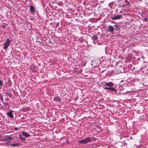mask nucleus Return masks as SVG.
<instances>
[{
  "instance_id": "17",
  "label": "nucleus",
  "mask_w": 148,
  "mask_h": 148,
  "mask_svg": "<svg viewBox=\"0 0 148 148\" xmlns=\"http://www.w3.org/2000/svg\"><path fill=\"white\" fill-rule=\"evenodd\" d=\"M20 138L21 139V140H22L23 141H24L25 140L26 138H25V137H22L21 135H20Z\"/></svg>"
},
{
  "instance_id": "19",
  "label": "nucleus",
  "mask_w": 148,
  "mask_h": 148,
  "mask_svg": "<svg viewBox=\"0 0 148 148\" xmlns=\"http://www.w3.org/2000/svg\"><path fill=\"white\" fill-rule=\"evenodd\" d=\"M119 6L121 8H124L126 7V6L124 4L122 5H121Z\"/></svg>"
},
{
  "instance_id": "27",
  "label": "nucleus",
  "mask_w": 148,
  "mask_h": 148,
  "mask_svg": "<svg viewBox=\"0 0 148 148\" xmlns=\"http://www.w3.org/2000/svg\"><path fill=\"white\" fill-rule=\"evenodd\" d=\"M147 71H148V69H147Z\"/></svg>"
},
{
  "instance_id": "4",
  "label": "nucleus",
  "mask_w": 148,
  "mask_h": 148,
  "mask_svg": "<svg viewBox=\"0 0 148 148\" xmlns=\"http://www.w3.org/2000/svg\"><path fill=\"white\" fill-rule=\"evenodd\" d=\"M114 30V29L113 27L111 25H109L108 28L106 30V32L112 33L113 32Z\"/></svg>"
},
{
  "instance_id": "8",
  "label": "nucleus",
  "mask_w": 148,
  "mask_h": 148,
  "mask_svg": "<svg viewBox=\"0 0 148 148\" xmlns=\"http://www.w3.org/2000/svg\"><path fill=\"white\" fill-rule=\"evenodd\" d=\"M125 5L127 7V8H128L130 6V5L129 2L127 0H125L123 2Z\"/></svg>"
},
{
  "instance_id": "5",
  "label": "nucleus",
  "mask_w": 148,
  "mask_h": 148,
  "mask_svg": "<svg viewBox=\"0 0 148 148\" xmlns=\"http://www.w3.org/2000/svg\"><path fill=\"white\" fill-rule=\"evenodd\" d=\"M122 17V15H119L114 17H111V18L113 20H116L120 19Z\"/></svg>"
},
{
  "instance_id": "28",
  "label": "nucleus",
  "mask_w": 148,
  "mask_h": 148,
  "mask_svg": "<svg viewBox=\"0 0 148 148\" xmlns=\"http://www.w3.org/2000/svg\"><path fill=\"white\" fill-rule=\"evenodd\" d=\"M0 137H1V135H0Z\"/></svg>"
},
{
  "instance_id": "23",
  "label": "nucleus",
  "mask_w": 148,
  "mask_h": 148,
  "mask_svg": "<svg viewBox=\"0 0 148 148\" xmlns=\"http://www.w3.org/2000/svg\"><path fill=\"white\" fill-rule=\"evenodd\" d=\"M119 12L120 13H123V12L122 11H120Z\"/></svg>"
},
{
  "instance_id": "7",
  "label": "nucleus",
  "mask_w": 148,
  "mask_h": 148,
  "mask_svg": "<svg viewBox=\"0 0 148 148\" xmlns=\"http://www.w3.org/2000/svg\"><path fill=\"white\" fill-rule=\"evenodd\" d=\"M35 8L32 5H30V11L31 13L32 14H34L35 12Z\"/></svg>"
},
{
  "instance_id": "12",
  "label": "nucleus",
  "mask_w": 148,
  "mask_h": 148,
  "mask_svg": "<svg viewBox=\"0 0 148 148\" xmlns=\"http://www.w3.org/2000/svg\"><path fill=\"white\" fill-rule=\"evenodd\" d=\"M22 134L23 135L25 136L26 137H28L29 136H30V135L28 134V133L25 132H22Z\"/></svg>"
},
{
  "instance_id": "22",
  "label": "nucleus",
  "mask_w": 148,
  "mask_h": 148,
  "mask_svg": "<svg viewBox=\"0 0 148 148\" xmlns=\"http://www.w3.org/2000/svg\"><path fill=\"white\" fill-rule=\"evenodd\" d=\"M2 27L3 28H4L5 27V25H3L2 26Z\"/></svg>"
},
{
  "instance_id": "14",
  "label": "nucleus",
  "mask_w": 148,
  "mask_h": 148,
  "mask_svg": "<svg viewBox=\"0 0 148 148\" xmlns=\"http://www.w3.org/2000/svg\"><path fill=\"white\" fill-rule=\"evenodd\" d=\"M5 94L7 95L8 96L10 97H11V95L10 93H9L8 92H6L5 93Z\"/></svg>"
},
{
  "instance_id": "25",
  "label": "nucleus",
  "mask_w": 148,
  "mask_h": 148,
  "mask_svg": "<svg viewBox=\"0 0 148 148\" xmlns=\"http://www.w3.org/2000/svg\"><path fill=\"white\" fill-rule=\"evenodd\" d=\"M116 11H118V9H116Z\"/></svg>"
},
{
  "instance_id": "2",
  "label": "nucleus",
  "mask_w": 148,
  "mask_h": 148,
  "mask_svg": "<svg viewBox=\"0 0 148 148\" xmlns=\"http://www.w3.org/2000/svg\"><path fill=\"white\" fill-rule=\"evenodd\" d=\"M11 41L8 38L6 40V42L4 43L3 45L4 46L3 49L5 50H6L7 49L8 47L9 46L10 42Z\"/></svg>"
},
{
  "instance_id": "11",
  "label": "nucleus",
  "mask_w": 148,
  "mask_h": 148,
  "mask_svg": "<svg viewBox=\"0 0 148 148\" xmlns=\"http://www.w3.org/2000/svg\"><path fill=\"white\" fill-rule=\"evenodd\" d=\"M7 115L10 118H13V116L12 115V111L11 110L7 113Z\"/></svg>"
},
{
  "instance_id": "26",
  "label": "nucleus",
  "mask_w": 148,
  "mask_h": 148,
  "mask_svg": "<svg viewBox=\"0 0 148 148\" xmlns=\"http://www.w3.org/2000/svg\"><path fill=\"white\" fill-rule=\"evenodd\" d=\"M22 118L23 119V117H22Z\"/></svg>"
},
{
  "instance_id": "24",
  "label": "nucleus",
  "mask_w": 148,
  "mask_h": 148,
  "mask_svg": "<svg viewBox=\"0 0 148 148\" xmlns=\"http://www.w3.org/2000/svg\"><path fill=\"white\" fill-rule=\"evenodd\" d=\"M17 128H15V130H17Z\"/></svg>"
},
{
  "instance_id": "15",
  "label": "nucleus",
  "mask_w": 148,
  "mask_h": 148,
  "mask_svg": "<svg viewBox=\"0 0 148 148\" xmlns=\"http://www.w3.org/2000/svg\"><path fill=\"white\" fill-rule=\"evenodd\" d=\"M98 38V37L97 36H94L93 37V39L94 40H97Z\"/></svg>"
},
{
  "instance_id": "20",
  "label": "nucleus",
  "mask_w": 148,
  "mask_h": 148,
  "mask_svg": "<svg viewBox=\"0 0 148 148\" xmlns=\"http://www.w3.org/2000/svg\"><path fill=\"white\" fill-rule=\"evenodd\" d=\"M59 25V22L57 23L56 24V27H58Z\"/></svg>"
},
{
  "instance_id": "21",
  "label": "nucleus",
  "mask_w": 148,
  "mask_h": 148,
  "mask_svg": "<svg viewBox=\"0 0 148 148\" xmlns=\"http://www.w3.org/2000/svg\"><path fill=\"white\" fill-rule=\"evenodd\" d=\"M78 72L79 73H80L81 72H82V71L80 70L79 71H78Z\"/></svg>"
},
{
  "instance_id": "1",
  "label": "nucleus",
  "mask_w": 148,
  "mask_h": 148,
  "mask_svg": "<svg viewBox=\"0 0 148 148\" xmlns=\"http://www.w3.org/2000/svg\"><path fill=\"white\" fill-rule=\"evenodd\" d=\"M107 86L104 88V89L106 90H110L111 91H113L114 93L117 92L116 89L113 86H114V84L111 82H107Z\"/></svg>"
},
{
  "instance_id": "10",
  "label": "nucleus",
  "mask_w": 148,
  "mask_h": 148,
  "mask_svg": "<svg viewBox=\"0 0 148 148\" xmlns=\"http://www.w3.org/2000/svg\"><path fill=\"white\" fill-rule=\"evenodd\" d=\"M142 18L143 20H144L145 22L147 21L148 18L145 15H142Z\"/></svg>"
},
{
  "instance_id": "6",
  "label": "nucleus",
  "mask_w": 148,
  "mask_h": 148,
  "mask_svg": "<svg viewBox=\"0 0 148 148\" xmlns=\"http://www.w3.org/2000/svg\"><path fill=\"white\" fill-rule=\"evenodd\" d=\"M12 139V138L10 136H7L5 138H4L3 140L5 141H10Z\"/></svg>"
},
{
  "instance_id": "13",
  "label": "nucleus",
  "mask_w": 148,
  "mask_h": 148,
  "mask_svg": "<svg viewBox=\"0 0 148 148\" xmlns=\"http://www.w3.org/2000/svg\"><path fill=\"white\" fill-rule=\"evenodd\" d=\"M114 29H115L116 30H117V31H119L120 29L118 25H114Z\"/></svg>"
},
{
  "instance_id": "3",
  "label": "nucleus",
  "mask_w": 148,
  "mask_h": 148,
  "mask_svg": "<svg viewBox=\"0 0 148 148\" xmlns=\"http://www.w3.org/2000/svg\"><path fill=\"white\" fill-rule=\"evenodd\" d=\"M92 141V139L90 138H87L84 139L79 140L78 143H79L85 144L88 143Z\"/></svg>"
},
{
  "instance_id": "16",
  "label": "nucleus",
  "mask_w": 148,
  "mask_h": 148,
  "mask_svg": "<svg viewBox=\"0 0 148 148\" xmlns=\"http://www.w3.org/2000/svg\"><path fill=\"white\" fill-rule=\"evenodd\" d=\"M107 82H102L101 83V85L103 86H107Z\"/></svg>"
},
{
  "instance_id": "18",
  "label": "nucleus",
  "mask_w": 148,
  "mask_h": 148,
  "mask_svg": "<svg viewBox=\"0 0 148 148\" xmlns=\"http://www.w3.org/2000/svg\"><path fill=\"white\" fill-rule=\"evenodd\" d=\"M19 143H16V144H11L10 145L11 146H17L18 145H19Z\"/></svg>"
},
{
  "instance_id": "9",
  "label": "nucleus",
  "mask_w": 148,
  "mask_h": 148,
  "mask_svg": "<svg viewBox=\"0 0 148 148\" xmlns=\"http://www.w3.org/2000/svg\"><path fill=\"white\" fill-rule=\"evenodd\" d=\"M54 101H61V98L59 96L55 97L53 99Z\"/></svg>"
}]
</instances>
